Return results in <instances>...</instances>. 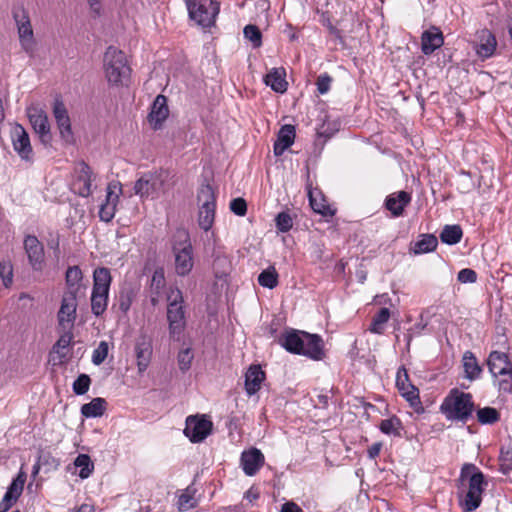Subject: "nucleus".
I'll return each instance as SVG.
<instances>
[{
  "label": "nucleus",
  "mask_w": 512,
  "mask_h": 512,
  "mask_svg": "<svg viewBox=\"0 0 512 512\" xmlns=\"http://www.w3.org/2000/svg\"><path fill=\"white\" fill-rule=\"evenodd\" d=\"M309 201L311 208L318 214H321L322 216H333L334 210L330 208L328 204H326V201L320 197L319 199L314 196L313 192L309 190L308 192Z\"/></svg>",
  "instance_id": "79ce46f5"
},
{
  "label": "nucleus",
  "mask_w": 512,
  "mask_h": 512,
  "mask_svg": "<svg viewBox=\"0 0 512 512\" xmlns=\"http://www.w3.org/2000/svg\"><path fill=\"white\" fill-rule=\"evenodd\" d=\"M212 427V422L207 419L205 415L188 416L186 419L184 434L191 442L199 443L211 433Z\"/></svg>",
  "instance_id": "f8f14e48"
},
{
  "label": "nucleus",
  "mask_w": 512,
  "mask_h": 512,
  "mask_svg": "<svg viewBox=\"0 0 512 512\" xmlns=\"http://www.w3.org/2000/svg\"><path fill=\"white\" fill-rule=\"evenodd\" d=\"M230 210L237 216H245L247 212V203L241 198H235L230 202Z\"/></svg>",
  "instance_id": "3c124183"
},
{
  "label": "nucleus",
  "mask_w": 512,
  "mask_h": 512,
  "mask_svg": "<svg viewBox=\"0 0 512 512\" xmlns=\"http://www.w3.org/2000/svg\"><path fill=\"white\" fill-rule=\"evenodd\" d=\"M487 366L499 391L511 392L512 362L508 355L504 352L492 351L488 356Z\"/></svg>",
  "instance_id": "6e6552de"
},
{
  "label": "nucleus",
  "mask_w": 512,
  "mask_h": 512,
  "mask_svg": "<svg viewBox=\"0 0 512 512\" xmlns=\"http://www.w3.org/2000/svg\"><path fill=\"white\" fill-rule=\"evenodd\" d=\"M25 481L26 474L23 471H20L8 486L7 491L0 502V512H7L17 502L22 494Z\"/></svg>",
  "instance_id": "6ab92c4d"
},
{
  "label": "nucleus",
  "mask_w": 512,
  "mask_h": 512,
  "mask_svg": "<svg viewBox=\"0 0 512 512\" xmlns=\"http://www.w3.org/2000/svg\"><path fill=\"white\" fill-rule=\"evenodd\" d=\"M42 468V465L40 464V462L37 460L36 463L34 464L33 466V469H32V475L33 476H36L40 469Z\"/></svg>",
  "instance_id": "0e129e2a"
},
{
  "label": "nucleus",
  "mask_w": 512,
  "mask_h": 512,
  "mask_svg": "<svg viewBox=\"0 0 512 512\" xmlns=\"http://www.w3.org/2000/svg\"><path fill=\"white\" fill-rule=\"evenodd\" d=\"M280 342L287 351L307 356L313 360H321L325 355L323 340L317 334L292 331L285 334Z\"/></svg>",
  "instance_id": "f257e3e1"
},
{
  "label": "nucleus",
  "mask_w": 512,
  "mask_h": 512,
  "mask_svg": "<svg viewBox=\"0 0 512 512\" xmlns=\"http://www.w3.org/2000/svg\"><path fill=\"white\" fill-rule=\"evenodd\" d=\"M172 253L176 274L182 277L187 276L194 266L193 246L187 231L180 230L174 235Z\"/></svg>",
  "instance_id": "423d86ee"
},
{
  "label": "nucleus",
  "mask_w": 512,
  "mask_h": 512,
  "mask_svg": "<svg viewBox=\"0 0 512 512\" xmlns=\"http://www.w3.org/2000/svg\"><path fill=\"white\" fill-rule=\"evenodd\" d=\"M189 17L202 27L214 25L219 13V3L214 0H184Z\"/></svg>",
  "instance_id": "9d476101"
},
{
  "label": "nucleus",
  "mask_w": 512,
  "mask_h": 512,
  "mask_svg": "<svg viewBox=\"0 0 512 512\" xmlns=\"http://www.w3.org/2000/svg\"><path fill=\"white\" fill-rule=\"evenodd\" d=\"M438 245L437 237L432 234H423L421 239L415 242L412 251L414 254L429 253L436 249Z\"/></svg>",
  "instance_id": "72a5a7b5"
},
{
  "label": "nucleus",
  "mask_w": 512,
  "mask_h": 512,
  "mask_svg": "<svg viewBox=\"0 0 512 512\" xmlns=\"http://www.w3.org/2000/svg\"><path fill=\"white\" fill-rule=\"evenodd\" d=\"M478 39L479 42L476 45L478 56L483 59L491 57L497 46L495 36L488 29H484L479 33Z\"/></svg>",
  "instance_id": "cd10ccee"
},
{
  "label": "nucleus",
  "mask_w": 512,
  "mask_h": 512,
  "mask_svg": "<svg viewBox=\"0 0 512 512\" xmlns=\"http://www.w3.org/2000/svg\"><path fill=\"white\" fill-rule=\"evenodd\" d=\"M24 249L29 263L35 271L42 270L44 262V247L34 235H27L24 239Z\"/></svg>",
  "instance_id": "412c9836"
},
{
  "label": "nucleus",
  "mask_w": 512,
  "mask_h": 512,
  "mask_svg": "<svg viewBox=\"0 0 512 512\" xmlns=\"http://www.w3.org/2000/svg\"><path fill=\"white\" fill-rule=\"evenodd\" d=\"M246 497H247L250 501H252V500H254V499H257V498H258V494L253 493L252 491H248V492L246 493Z\"/></svg>",
  "instance_id": "338daca9"
},
{
  "label": "nucleus",
  "mask_w": 512,
  "mask_h": 512,
  "mask_svg": "<svg viewBox=\"0 0 512 512\" xmlns=\"http://www.w3.org/2000/svg\"><path fill=\"white\" fill-rule=\"evenodd\" d=\"M103 68L105 77L111 86L127 85L131 68L125 54L113 46H109L104 54Z\"/></svg>",
  "instance_id": "20e7f679"
},
{
  "label": "nucleus",
  "mask_w": 512,
  "mask_h": 512,
  "mask_svg": "<svg viewBox=\"0 0 512 512\" xmlns=\"http://www.w3.org/2000/svg\"><path fill=\"white\" fill-rule=\"evenodd\" d=\"M63 331H64V333L60 336V338L57 340V342L53 346V350H56L57 352H59L60 348H62V349L67 348L73 339V334L71 333V330H63Z\"/></svg>",
  "instance_id": "864d4df0"
},
{
  "label": "nucleus",
  "mask_w": 512,
  "mask_h": 512,
  "mask_svg": "<svg viewBox=\"0 0 512 512\" xmlns=\"http://www.w3.org/2000/svg\"><path fill=\"white\" fill-rule=\"evenodd\" d=\"M396 386L399 392L406 391L407 389H410V387H415L411 384L407 370L404 367L399 368L397 371Z\"/></svg>",
  "instance_id": "09e8293b"
},
{
  "label": "nucleus",
  "mask_w": 512,
  "mask_h": 512,
  "mask_svg": "<svg viewBox=\"0 0 512 512\" xmlns=\"http://www.w3.org/2000/svg\"><path fill=\"white\" fill-rule=\"evenodd\" d=\"M74 465L80 468L79 477L81 479L88 478L94 470V464L87 454H79L74 460Z\"/></svg>",
  "instance_id": "58836bf2"
},
{
  "label": "nucleus",
  "mask_w": 512,
  "mask_h": 512,
  "mask_svg": "<svg viewBox=\"0 0 512 512\" xmlns=\"http://www.w3.org/2000/svg\"><path fill=\"white\" fill-rule=\"evenodd\" d=\"M138 373H144L150 365L153 355L152 338L146 333H141L134 344Z\"/></svg>",
  "instance_id": "dca6fc26"
},
{
  "label": "nucleus",
  "mask_w": 512,
  "mask_h": 512,
  "mask_svg": "<svg viewBox=\"0 0 512 512\" xmlns=\"http://www.w3.org/2000/svg\"><path fill=\"white\" fill-rule=\"evenodd\" d=\"M332 78L328 74H322L317 79V90L320 94H325L330 89Z\"/></svg>",
  "instance_id": "6e6d98bb"
},
{
  "label": "nucleus",
  "mask_w": 512,
  "mask_h": 512,
  "mask_svg": "<svg viewBox=\"0 0 512 512\" xmlns=\"http://www.w3.org/2000/svg\"><path fill=\"white\" fill-rule=\"evenodd\" d=\"M108 351V343L106 341H101L97 348L93 351L92 363L97 366L102 364L108 356Z\"/></svg>",
  "instance_id": "a18cd8bd"
},
{
  "label": "nucleus",
  "mask_w": 512,
  "mask_h": 512,
  "mask_svg": "<svg viewBox=\"0 0 512 512\" xmlns=\"http://www.w3.org/2000/svg\"><path fill=\"white\" fill-rule=\"evenodd\" d=\"M106 400L104 398H94L89 403L82 405L81 414L86 418L101 417L106 409Z\"/></svg>",
  "instance_id": "473e14b6"
},
{
  "label": "nucleus",
  "mask_w": 512,
  "mask_h": 512,
  "mask_svg": "<svg viewBox=\"0 0 512 512\" xmlns=\"http://www.w3.org/2000/svg\"><path fill=\"white\" fill-rule=\"evenodd\" d=\"M295 138V127L284 125L280 128L277 140L273 146L275 156H281L293 143Z\"/></svg>",
  "instance_id": "bb28decb"
},
{
  "label": "nucleus",
  "mask_w": 512,
  "mask_h": 512,
  "mask_svg": "<svg viewBox=\"0 0 512 512\" xmlns=\"http://www.w3.org/2000/svg\"><path fill=\"white\" fill-rule=\"evenodd\" d=\"M91 6L92 9L97 10L99 6L98 0H87Z\"/></svg>",
  "instance_id": "774afa93"
},
{
  "label": "nucleus",
  "mask_w": 512,
  "mask_h": 512,
  "mask_svg": "<svg viewBox=\"0 0 512 512\" xmlns=\"http://www.w3.org/2000/svg\"><path fill=\"white\" fill-rule=\"evenodd\" d=\"M168 116L169 109L167 105V98L166 96L159 94L151 106V111L148 115L149 123L154 130H159Z\"/></svg>",
  "instance_id": "5701e85b"
},
{
  "label": "nucleus",
  "mask_w": 512,
  "mask_h": 512,
  "mask_svg": "<svg viewBox=\"0 0 512 512\" xmlns=\"http://www.w3.org/2000/svg\"><path fill=\"white\" fill-rule=\"evenodd\" d=\"M244 37L248 39L254 48L262 45V33L256 25L249 24L244 27Z\"/></svg>",
  "instance_id": "37998d69"
},
{
  "label": "nucleus",
  "mask_w": 512,
  "mask_h": 512,
  "mask_svg": "<svg viewBox=\"0 0 512 512\" xmlns=\"http://www.w3.org/2000/svg\"><path fill=\"white\" fill-rule=\"evenodd\" d=\"M444 43L443 34L439 28L432 26L422 33L421 50L423 54L430 55Z\"/></svg>",
  "instance_id": "b1692460"
},
{
  "label": "nucleus",
  "mask_w": 512,
  "mask_h": 512,
  "mask_svg": "<svg viewBox=\"0 0 512 512\" xmlns=\"http://www.w3.org/2000/svg\"><path fill=\"white\" fill-rule=\"evenodd\" d=\"M461 176H462V178H461L462 183H461L460 191L462 193H468L469 191H471L473 189L474 183L472 182L469 173L463 172L461 174Z\"/></svg>",
  "instance_id": "13d9d810"
},
{
  "label": "nucleus",
  "mask_w": 512,
  "mask_h": 512,
  "mask_svg": "<svg viewBox=\"0 0 512 512\" xmlns=\"http://www.w3.org/2000/svg\"><path fill=\"white\" fill-rule=\"evenodd\" d=\"M164 283V272L162 270H156L152 276V286H155L157 289H160L164 286Z\"/></svg>",
  "instance_id": "bf43d9fd"
},
{
  "label": "nucleus",
  "mask_w": 512,
  "mask_h": 512,
  "mask_svg": "<svg viewBox=\"0 0 512 512\" xmlns=\"http://www.w3.org/2000/svg\"><path fill=\"white\" fill-rule=\"evenodd\" d=\"M198 225L204 231H209L215 220L216 194L214 188L206 183L202 184L197 193Z\"/></svg>",
  "instance_id": "1a4fd4ad"
},
{
  "label": "nucleus",
  "mask_w": 512,
  "mask_h": 512,
  "mask_svg": "<svg viewBox=\"0 0 512 512\" xmlns=\"http://www.w3.org/2000/svg\"><path fill=\"white\" fill-rule=\"evenodd\" d=\"M465 378L474 381L480 378L482 374V367L479 365L475 355L471 351H466L462 358Z\"/></svg>",
  "instance_id": "7c9ffc66"
},
{
  "label": "nucleus",
  "mask_w": 512,
  "mask_h": 512,
  "mask_svg": "<svg viewBox=\"0 0 512 512\" xmlns=\"http://www.w3.org/2000/svg\"><path fill=\"white\" fill-rule=\"evenodd\" d=\"M26 112L31 125L34 131L39 135L41 142L44 144L50 143L52 136L46 112L36 106L28 107Z\"/></svg>",
  "instance_id": "4468645a"
},
{
  "label": "nucleus",
  "mask_w": 512,
  "mask_h": 512,
  "mask_svg": "<svg viewBox=\"0 0 512 512\" xmlns=\"http://www.w3.org/2000/svg\"><path fill=\"white\" fill-rule=\"evenodd\" d=\"M116 188V185L109 184L108 186L106 202L101 205L99 210L101 221L110 222L114 218L116 203L119 199V194L114 191Z\"/></svg>",
  "instance_id": "c85d7f7f"
},
{
  "label": "nucleus",
  "mask_w": 512,
  "mask_h": 512,
  "mask_svg": "<svg viewBox=\"0 0 512 512\" xmlns=\"http://www.w3.org/2000/svg\"><path fill=\"white\" fill-rule=\"evenodd\" d=\"M12 144L21 159L25 161L32 160L33 150L29 135L19 124H17L12 131Z\"/></svg>",
  "instance_id": "aec40b11"
},
{
  "label": "nucleus",
  "mask_w": 512,
  "mask_h": 512,
  "mask_svg": "<svg viewBox=\"0 0 512 512\" xmlns=\"http://www.w3.org/2000/svg\"><path fill=\"white\" fill-rule=\"evenodd\" d=\"M53 116L57 123L61 138L66 143H72L74 138L71 128V120L63 101L59 97L55 98L53 103Z\"/></svg>",
  "instance_id": "a211bd4d"
},
{
  "label": "nucleus",
  "mask_w": 512,
  "mask_h": 512,
  "mask_svg": "<svg viewBox=\"0 0 512 512\" xmlns=\"http://www.w3.org/2000/svg\"><path fill=\"white\" fill-rule=\"evenodd\" d=\"M167 321L170 337L179 340L186 328V312L183 293L176 287L167 294Z\"/></svg>",
  "instance_id": "39448f33"
},
{
  "label": "nucleus",
  "mask_w": 512,
  "mask_h": 512,
  "mask_svg": "<svg viewBox=\"0 0 512 512\" xmlns=\"http://www.w3.org/2000/svg\"><path fill=\"white\" fill-rule=\"evenodd\" d=\"M195 506V500L188 491L183 492L178 498L179 510H189Z\"/></svg>",
  "instance_id": "603ef678"
},
{
  "label": "nucleus",
  "mask_w": 512,
  "mask_h": 512,
  "mask_svg": "<svg viewBox=\"0 0 512 512\" xmlns=\"http://www.w3.org/2000/svg\"><path fill=\"white\" fill-rule=\"evenodd\" d=\"M329 31L335 38L339 39L340 42H343L341 32L336 27L330 26Z\"/></svg>",
  "instance_id": "e2e57ef3"
},
{
  "label": "nucleus",
  "mask_w": 512,
  "mask_h": 512,
  "mask_svg": "<svg viewBox=\"0 0 512 512\" xmlns=\"http://www.w3.org/2000/svg\"><path fill=\"white\" fill-rule=\"evenodd\" d=\"M457 279L461 283H474L477 280V274L474 270L465 268L458 272Z\"/></svg>",
  "instance_id": "5fc2aeb1"
},
{
  "label": "nucleus",
  "mask_w": 512,
  "mask_h": 512,
  "mask_svg": "<svg viewBox=\"0 0 512 512\" xmlns=\"http://www.w3.org/2000/svg\"><path fill=\"white\" fill-rule=\"evenodd\" d=\"M83 279V274L81 269L78 266H70L68 267L65 275L66 286L67 289L64 293H71L73 295H77L81 292L82 285L81 281Z\"/></svg>",
  "instance_id": "2f4dec72"
},
{
  "label": "nucleus",
  "mask_w": 512,
  "mask_h": 512,
  "mask_svg": "<svg viewBox=\"0 0 512 512\" xmlns=\"http://www.w3.org/2000/svg\"><path fill=\"white\" fill-rule=\"evenodd\" d=\"M91 379L87 374H80L74 381L72 388L76 395H84L90 387Z\"/></svg>",
  "instance_id": "c03bdc74"
},
{
  "label": "nucleus",
  "mask_w": 512,
  "mask_h": 512,
  "mask_svg": "<svg viewBox=\"0 0 512 512\" xmlns=\"http://www.w3.org/2000/svg\"><path fill=\"white\" fill-rule=\"evenodd\" d=\"M276 228L280 232H288L293 226L292 217L287 212H280L276 218Z\"/></svg>",
  "instance_id": "8fccbe9b"
},
{
  "label": "nucleus",
  "mask_w": 512,
  "mask_h": 512,
  "mask_svg": "<svg viewBox=\"0 0 512 512\" xmlns=\"http://www.w3.org/2000/svg\"><path fill=\"white\" fill-rule=\"evenodd\" d=\"M381 448H382V444L380 442H377V443H374L373 445H371L367 451L369 458L375 459L376 457H378L380 454Z\"/></svg>",
  "instance_id": "052dcab7"
},
{
  "label": "nucleus",
  "mask_w": 512,
  "mask_h": 512,
  "mask_svg": "<svg viewBox=\"0 0 512 512\" xmlns=\"http://www.w3.org/2000/svg\"><path fill=\"white\" fill-rule=\"evenodd\" d=\"M265 380V372L259 365H251L245 374V390L251 396L256 394Z\"/></svg>",
  "instance_id": "a878e982"
},
{
  "label": "nucleus",
  "mask_w": 512,
  "mask_h": 512,
  "mask_svg": "<svg viewBox=\"0 0 512 512\" xmlns=\"http://www.w3.org/2000/svg\"><path fill=\"white\" fill-rule=\"evenodd\" d=\"M258 283L262 287L273 289L278 285V273L274 267L263 270L258 276Z\"/></svg>",
  "instance_id": "a19ab883"
},
{
  "label": "nucleus",
  "mask_w": 512,
  "mask_h": 512,
  "mask_svg": "<svg viewBox=\"0 0 512 512\" xmlns=\"http://www.w3.org/2000/svg\"><path fill=\"white\" fill-rule=\"evenodd\" d=\"M390 318V310L386 307L381 308L378 313L373 317L369 331L374 334H382L384 326Z\"/></svg>",
  "instance_id": "e433bc0d"
},
{
  "label": "nucleus",
  "mask_w": 512,
  "mask_h": 512,
  "mask_svg": "<svg viewBox=\"0 0 512 512\" xmlns=\"http://www.w3.org/2000/svg\"><path fill=\"white\" fill-rule=\"evenodd\" d=\"M500 413L493 407H484L477 410V420L482 425H491L498 422Z\"/></svg>",
  "instance_id": "ea45409f"
},
{
  "label": "nucleus",
  "mask_w": 512,
  "mask_h": 512,
  "mask_svg": "<svg viewBox=\"0 0 512 512\" xmlns=\"http://www.w3.org/2000/svg\"><path fill=\"white\" fill-rule=\"evenodd\" d=\"M77 295L63 293L57 313L58 325L62 330H72L77 316Z\"/></svg>",
  "instance_id": "9b49d317"
},
{
  "label": "nucleus",
  "mask_w": 512,
  "mask_h": 512,
  "mask_svg": "<svg viewBox=\"0 0 512 512\" xmlns=\"http://www.w3.org/2000/svg\"><path fill=\"white\" fill-rule=\"evenodd\" d=\"M264 461L263 453L253 447L242 452L240 465L247 476H254L264 465Z\"/></svg>",
  "instance_id": "4be33fe9"
},
{
  "label": "nucleus",
  "mask_w": 512,
  "mask_h": 512,
  "mask_svg": "<svg viewBox=\"0 0 512 512\" xmlns=\"http://www.w3.org/2000/svg\"><path fill=\"white\" fill-rule=\"evenodd\" d=\"M178 365L181 371L186 372L190 369L193 360V353L191 348L182 349L178 353Z\"/></svg>",
  "instance_id": "de8ad7c7"
},
{
  "label": "nucleus",
  "mask_w": 512,
  "mask_h": 512,
  "mask_svg": "<svg viewBox=\"0 0 512 512\" xmlns=\"http://www.w3.org/2000/svg\"><path fill=\"white\" fill-rule=\"evenodd\" d=\"M135 298V292L131 287H122L119 291L118 296L116 297V304L114 306H118L119 310L126 314Z\"/></svg>",
  "instance_id": "c9c22d12"
},
{
  "label": "nucleus",
  "mask_w": 512,
  "mask_h": 512,
  "mask_svg": "<svg viewBox=\"0 0 512 512\" xmlns=\"http://www.w3.org/2000/svg\"><path fill=\"white\" fill-rule=\"evenodd\" d=\"M17 23L18 36L22 49L28 54L33 55L35 51V39L29 16L25 11L22 14H14Z\"/></svg>",
  "instance_id": "f3484780"
},
{
  "label": "nucleus",
  "mask_w": 512,
  "mask_h": 512,
  "mask_svg": "<svg viewBox=\"0 0 512 512\" xmlns=\"http://www.w3.org/2000/svg\"><path fill=\"white\" fill-rule=\"evenodd\" d=\"M37 459L46 471L55 470L59 466V461L50 452L40 451Z\"/></svg>",
  "instance_id": "49530a36"
},
{
  "label": "nucleus",
  "mask_w": 512,
  "mask_h": 512,
  "mask_svg": "<svg viewBox=\"0 0 512 512\" xmlns=\"http://www.w3.org/2000/svg\"><path fill=\"white\" fill-rule=\"evenodd\" d=\"M379 429L382 433H384L386 435H393L396 437H400L401 430H402V423L398 417L392 416L388 419L382 420L379 425Z\"/></svg>",
  "instance_id": "4c0bfd02"
},
{
  "label": "nucleus",
  "mask_w": 512,
  "mask_h": 512,
  "mask_svg": "<svg viewBox=\"0 0 512 512\" xmlns=\"http://www.w3.org/2000/svg\"><path fill=\"white\" fill-rule=\"evenodd\" d=\"M164 185L161 174L146 173L141 176L134 185V192L141 198L157 197Z\"/></svg>",
  "instance_id": "2eb2a0df"
},
{
  "label": "nucleus",
  "mask_w": 512,
  "mask_h": 512,
  "mask_svg": "<svg viewBox=\"0 0 512 512\" xmlns=\"http://www.w3.org/2000/svg\"><path fill=\"white\" fill-rule=\"evenodd\" d=\"M111 282L112 276L108 268L99 267L94 270L91 311L97 317L101 316L107 309Z\"/></svg>",
  "instance_id": "0eeeda50"
},
{
  "label": "nucleus",
  "mask_w": 512,
  "mask_h": 512,
  "mask_svg": "<svg viewBox=\"0 0 512 512\" xmlns=\"http://www.w3.org/2000/svg\"><path fill=\"white\" fill-rule=\"evenodd\" d=\"M468 476V490L459 499V505L463 512H473L481 505L482 494L487 486L484 474L474 464L463 465L461 477Z\"/></svg>",
  "instance_id": "7ed1b4c3"
},
{
  "label": "nucleus",
  "mask_w": 512,
  "mask_h": 512,
  "mask_svg": "<svg viewBox=\"0 0 512 512\" xmlns=\"http://www.w3.org/2000/svg\"><path fill=\"white\" fill-rule=\"evenodd\" d=\"M463 231L460 225H446L440 233V239L448 245H455L461 241Z\"/></svg>",
  "instance_id": "f704fd0d"
},
{
  "label": "nucleus",
  "mask_w": 512,
  "mask_h": 512,
  "mask_svg": "<svg viewBox=\"0 0 512 512\" xmlns=\"http://www.w3.org/2000/svg\"><path fill=\"white\" fill-rule=\"evenodd\" d=\"M76 512H93V509L89 505L84 504Z\"/></svg>",
  "instance_id": "69168bd1"
},
{
  "label": "nucleus",
  "mask_w": 512,
  "mask_h": 512,
  "mask_svg": "<svg viewBox=\"0 0 512 512\" xmlns=\"http://www.w3.org/2000/svg\"><path fill=\"white\" fill-rule=\"evenodd\" d=\"M96 176L87 163L81 161L75 167V179L72 190L81 197H88L92 193V181Z\"/></svg>",
  "instance_id": "ddd939ff"
},
{
  "label": "nucleus",
  "mask_w": 512,
  "mask_h": 512,
  "mask_svg": "<svg viewBox=\"0 0 512 512\" xmlns=\"http://www.w3.org/2000/svg\"><path fill=\"white\" fill-rule=\"evenodd\" d=\"M410 201L411 195L408 192L398 191L386 197L385 208L391 212L393 217H399Z\"/></svg>",
  "instance_id": "393cba45"
},
{
  "label": "nucleus",
  "mask_w": 512,
  "mask_h": 512,
  "mask_svg": "<svg viewBox=\"0 0 512 512\" xmlns=\"http://www.w3.org/2000/svg\"><path fill=\"white\" fill-rule=\"evenodd\" d=\"M281 512H303V511L296 503L287 502L282 505Z\"/></svg>",
  "instance_id": "680f3d73"
},
{
  "label": "nucleus",
  "mask_w": 512,
  "mask_h": 512,
  "mask_svg": "<svg viewBox=\"0 0 512 512\" xmlns=\"http://www.w3.org/2000/svg\"><path fill=\"white\" fill-rule=\"evenodd\" d=\"M474 410L472 395L457 388L450 390L440 406L446 420L462 424H466L472 418Z\"/></svg>",
  "instance_id": "f03ea898"
},
{
  "label": "nucleus",
  "mask_w": 512,
  "mask_h": 512,
  "mask_svg": "<svg viewBox=\"0 0 512 512\" xmlns=\"http://www.w3.org/2000/svg\"><path fill=\"white\" fill-rule=\"evenodd\" d=\"M400 393L411 404V406H416L420 403L419 392L416 387H410V389Z\"/></svg>",
  "instance_id": "4d7b16f0"
},
{
  "label": "nucleus",
  "mask_w": 512,
  "mask_h": 512,
  "mask_svg": "<svg viewBox=\"0 0 512 512\" xmlns=\"http://www.w3.org/2000/svg\"><path fill=\"white\" fill-rule=\"evenodd\" d=\"M285 70L283 68H273L265 77L264 82L267 86L277 93H284L287 90V81L285 80Z\"/></svg>",
  "instance_id": "c756f323"
}]
</instances>
